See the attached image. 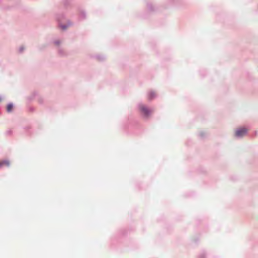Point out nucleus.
Returning a JSON list of instances; mask_svg holds the SVG:
<instances>
[{
  "mask_svg": "<svg viewBox=\"0 0 258 258\" xmlns=\"http://www.w3.org/2000/svg\"><path fill=\"white\" fill-rule=\"evenodd\" d=\"M139 108L141 113L146 117L149 116L152 112L151 110L148 108L144 104H140Z\"/></svg>",
  "mask_w": 258,
  "mask_h": 258,
  "instance_id": "obj_1",
  "label": "nucleus"
},
{
  "mask_svg": "<svg viewBox=\"0 0 258 258\" xmlns=\"http://www.w3.org/2000/svg\"><path fill=\"white\" fill-rule=\"evenodd\" d=\"M247 132V130L246 128H239L235 131V136L238 137H242L246 134Z\"/></svg>",
  "mask_w": 258,
  "mask_h": 258,
  "instance_id": "obj_2",
  "label": "nucleus"
},
{
  "mask_svg": "<svg viewBox=\"0 0 258 258\" xmlns=\"http://www.w3.org/2000/svg\"><path fill=\"white\" fill-rule=\"evenodd\" d=\"M12 109H13V105H12V104H9L7 105V111L10 112H11L12 110Z\"/></svg>",
  "mask_w": 258,
  "mask_h": 258,
  "instance_id": "obj_3",
  "label": "nucleus"
},
{
  "mask_svg": "<svg viewBox=\"0 0 258 258\" xmlns=\"http://www.w3.org/2000/svg\"><path fill=\"white\" fill-rule=\"evenodd\" d=\"M155 96V94L153 92H151L148 94V98L149 99H152Z\"/></svg>",
  "mask_w": 258,
  "mask_h": 258,
  "instance_id": "obj_4",
  "label": "nucleus"
},
{
  "mask_svg": "<svg viewBox=\"0 0 258 258\" xmlns=\"http://www.w3.org/2000/svg\"><path fill=\"white\" fill-rule=\"evenodd\" d=\"M4 165L8 166L9 165V162H8V161L0 162V167L2 166L3 165Z\"/></svg>",
  "mask_w": 258,
  "mask_h": 258,
  "instance_id": "obj_5",
  "label": "nucleus"
},
{
  "mask_svg": "<svg viewBox=\"0 0 258 258\" xmlns=\"http://www.w3.org/2000/svg\"><path fill=\"white\" fill-rule=\"evenodd\" d=\"M61 28H62V29H65L66 28V27H65L64 26H62Z\"/></svg>",
  "mask_w": 258,
  "mask_h": 258,
  "instance_id": "obj_6",
  "label": "nucleus"
}]
</instances>
